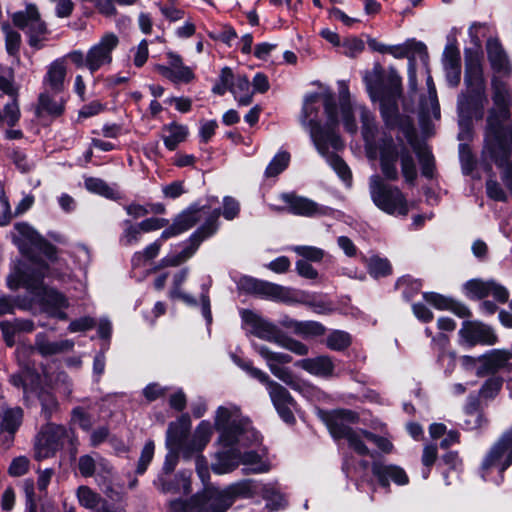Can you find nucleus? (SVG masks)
Here are the masks:
<instances>
[{
  "mask_svg": "<svg viewBox=\"0 0 512 512\" xmlns=\"http://www.w3.org/2000/svg\"><path fill=\"white\" fill-rule=\"evenodd\" d=\"M339 98L338 109L330 92L314 93L305 97L301 123L309 130L310 138L312 139L313 130H319L326 139L329 134H337L335 128L340 121L347 132L355 134L357 124L354 115L358 113L367 157L371 160L379 158L381 172L390 181L398 180L400 165L405 181L413 184L417 178V168L412 152L402 142H395L392 137L383 135L378 140L375 139L377 128L374 117L366 107L350 100L345 82H339Z\"/></svg>",
  "mask_w": 512,
  "mask_h": 512,
  "instance_id": "nucleus-1",
  "label": "nucleus"
},
{
  "mask_svg": "<svg viewBox=\"0 0 512 512\" xmlns=\"http://www.w3.org/2000/svg\"><path fill=\"white\" fill-rule=\"evenodd\" d=\"M491 86L493 104L486 117L482 156L501 169V179L512 192V165L508 160L512 152V94L508 85L497 77H493Z\"/></svg>",
  "mask_w": 512,
  "mask_h": 512,
  "instance_id": "nucleus-2",
  "label": "nucleus"
},
{
  "mask_svg": "<svg viewBox=\"0 0 512 512\" xmlns=\"http://www.w3.org/2000/svg\"><path fill=\"white\" fill-rule=\"evenodd\" d=\"M214 426L219 432L222 450L216 453L212 470L219 475L227 474L241 463L240 447L257 446L261 436L251 426L250 421L242 416L240 409L233 404L218 407Z\"/></svg>",
  "mask_w": 512,
  "mask_h": 512,
  "instance_id": "nucleus-3",
  "label": "nucleus"
},
{
  "mask_svg": "<svg viewBox=\"0 0 512 512\" xmlns=\"http://www.w3.org/2000/svg\"><path fill=\"white\" fill-rule=\"evenodd\" d=\"M46 262H32L31 265L19 263L11 268L7 276V286L11 290L24 287L33 295L34 301L41 303L45 309L60 319H65L66 314L57 311L68 306L66 297L57 290L43 285V279L51 276L63 283L72 282L74 275L60 260L51 264Z\"/></svg>",
  "mask_w": 512,
  "mask_h": 512,
  "instance_id": "nucleus-4",
  "label": "nucleus"
},
{
  "mask_svg": "<svg viewBox=\"0 0 512 512\" xmlns=\"http://www.w3.org/2000/svg\"><path fill=\"white\" fill-rule=\"evenodd\" d=\"M464 82L465 91L458 97L459 116L482 119L487 96L481 57L478 53H466Z\"/></svg>",
  "mask_w": 512,
  "mask_h": 512,
  "instance_id": "nucleus-5",
  "label": "nucleus"
},
{
  "mask_svg": "<svg viewBox=\"0 0 512 512\" xmlns=\"http://www.w3.org/2000/svg\"><path fill=\"white\" fill-rule=\"evenodd\" d=\"M380 79V72L376 69L364 78L371 99L380 101L381 114L388 127H399L406 136H409L413 131L412 121L398 114L397 99L401 94L400 84L397 83L391 91L383 93L380 89Z\"/></svg>",
  "mask_w": 512,
  "mask_h": 512,
  "instance_id": "nucleus-6",
  "label": "nucleus"
},
{
  "mask_svg": "<svg viewBox=\"0 0 512 512\" xmlns=\"http://www.w3.org/2000/svg\"><path fill=\"white\" fill-rule=\"evenodd\" d=\"M217 199L212 197L208 199V205H200L205 207V213L198 214L197 222L206 217L205 223L199 227L189 238L188 242L180 252H171L163 257L159 263L160 267H175L190 259L197 251L200 243L206 238L212 236L218 229V218L221 214L220 210L215 206Z\"/></svg>",
  "mask_w": 512,
  "mask_h": 512,
  "instance_id": "nucleus-7",
  "label": "nucleus"
},
{
  "mask_svg": "<svg viewBox=\"0 0 512 512\" xmlns=\"http://www.w3.org/2000/svg\"><path fill=\"white\" fill-rule=\"evenodd\" d=\"M233 360L251 377L266 385L270 399L281 419L287 424L294 423L295 417L293 410L296 403L288 390L279 383L271 380L267 373L254 367L250 362H245L235 356L233 357Z\"/></svg>",
  "mask_w": 512,
  "mask_h": 512,
  "instance_id": "nucleus-8",
  "label": "nucleus"
},
{
  "mask_svg": "<svg viewBox=\"0 0 512 512\" xmlns=\"http://www.w3.org/2000/svg\"><path fill=\"white\" fill-rule=\"evenodd\" d=\"M12 236L21 253L29 258L27 262L19 261L13 267L19 263L31 265L32 262H43L30 256L36 252L43 254L50 264L58 261L55 247L43 239L31 225L25 222L15 224Z\"/></svg>",
  "mask_w": 512,
  "mask_h": 512,
  "instance_id": "nucleus-9",
  "label": "nucleus"
},
{
  "mask_svg": "<svg viewBox=\"0 0 512 512\" xmlns=\"http://www.w3.org/2000/svg\"><path fill=\"white\" fill-rule=\"evenodd\" d=\"M201 212L205 213V207H200L198 203L191 205L175 218L172 225L166 228L156 241L149 244L142 252L135 253L132 262L139 264L142 259L151 260L155 258L159 254L163 242L193 227L197 223L198 214Z\"/></svg>",
  "mask_w": 512,
  "mask_h": 512,
  "instance_id": "nucleus-10",
  "label": "nucleus"
},
{
  "mask_svg": "<svg viewBox=\"0 0 512 512\" xmlns=\"http://www.w3.org/2000/svg\"><path fill=\"white\" fill-rule=\"evenodd\" d=\"M369 192L373 203L390 215L406 216L409 204L404 194L397 188L387 185L377 174L369 178Z\"/></svg>",
  "mask_w": 512,
  "mask_h": 512,
  "instance_id": "nucleus-11",
  "label": "nucleus"
},
{
  "mask_svg": "<svg viewBox=\"0 0 512 512\" xmlns=\"http://www.w3.org/2000/svg\"><path fill=\"white\" fill-rule=\"evenodd\" d=\"M188 276V268H183L174 273L172 278V284L168 292V296L171 300L181 301L186 306L191 308H196L200 306L202 315L206 320L207 324H211L212 313L211 302L209 297L210 282L201 285V294L198 301L196 297L185 291L183 288V285L187 281Z\"/></svg>",
  "mask_w": 512,
  "mask_h": 512,
  "instance_id": "nucleus-12",
  "label": "nucleus"
},
{
  "mask_svg": "<svg viewBox=\"0 0 512 512\" xmlns=\"http://www.w3.org/2000/svg\"><path fill=\"white\" fill-rule=\"evenodd\" d=\"M312 142L318 153L326 159L328 164L347 185L351 184L352 174L347 164L334 152L343 147L338 134H329L327 139L319 130L312 131Z\"/></svg>",
  "mask_w": 512,
  "mask_h": 512,
  "instance_id": "nucleus-13",
  "label": "nucleus"
},
{
  "mask_svg": "<svg viewBox=\"0 0 512 512\" xmlns=\"http://www.w3.org/2000/svg\"><path fill=\"white\" fill-rule=\"evenodd\" d=\"M12 21L27 34L30 46L37 49L43 47L47 39L48 29L35 4H26L24 10L15 12Z\"/></svg>",
  "mask_w": 512,
  "mask_h": 512,
  "instance_id": "nucleus-14",
  "label": "nucleus"
},
{
  "mask_svg": "<svg viewBox=\"0 0 512 512\" xmlns=\"http://www.w3.org/2000/svg\"><path fill=\"white\" fill-rule=\"evenodd\" d=\"M512 464V427L505 431L498 441L491 447L482 463V478L490 480L489 471L497 469L500 481L503 472Z\"/></svg>",
  "mask_w": 512,
  "mask_h": 512,
  "instance_id": "nucleus-15",
  "label": "nucleus"
},
{
  "mask_svg": "<svg viewBox=\"0 0 512 512\" xmlns=\"http://www.w3.org/2000/svg\"><path fill=\"white\" fill-rule=\"evenodd\" d=\"M223 497L228 508H230L237 499L252 498L261 495L266 501H273L272 496L277 494L276 488L272 484H264L255 480H241L230 484L221 489ZM277 506L280 502H272Z\"/></svg>",
  "mask_w": 512,
  "mask_h": 512,
  "instance_id": "nucleus-16",
  "label": "nucleus"
},
{
  "mask_svg": "<svg viewBox=\"0 0 512 512\" xmlns=\"http://www.w3.org/2000/svg\"><path fill=\"white\" fill-rule=\"evenodd\" d=\"M10 383L15 387H22L25 401L37 397L41 401L43 411L50 415L57 408V401L53 395L40 390V377L38 374L27 369L21 374L10 377Z\"/></svg>",
  "mask_w": 512,
  "mask_h": 512,
  "instance_id": "nucleus-17",
  "label": "nucleus"
},
{
  "mask_svg": "<svg viewBox=\"0 0 512 512\" xmlns=\"http://www.w3.org/2000/svg\"><path fill=\"white\" fill-rule=\"evenodd\" d=\"M255 351L265 360L271 373L291 387L295 391H302L304 383L296 379L292 371L284 367L292 361V357L286 353L274 352L265 345H254Z\"/></svg>",
  "mask_w": 512,
  "mask_h": 512,
  "instance_id": "nucleus-18",
  "label": "nucleus"
},
{
  "mask_svg": "<svg viewBox=\"0 0 512 512\" xmlns=\"http://www.w3.org/2000/svg\"><path fill=\"white\" fill-rule=\"evenodd\" d=\"M69 431L63 426L47 424L44 426L35 440V458L42 460L53 456L69 438Z\"/></svg>",
  "mask_w": 512,
  "mask_h": 512,
  "instance_id": "nucleus-19",
  "label": "nucleus"
},
{
  "mask_svg": "<svg viewBox=\"0 0 512 512\" xmlns=\"http://www.w3.org/2000/svg\"><path fill=\"white\" fill-rule=\"evenodd\" d=\"M119 44L116 34L105 33L100 40L87 51V69L94 73L112 62V53Z\"/></svg>",
  "mask_w": 512,
  "mask_h": 512,
  "instance_id": "nucleus-20",
  "label": "nucleus"
},
{
  "mask_svg": "<svg viewBox=\"0 0 512 512\" xmlns=\"http://www.w3.org/2000/svg\"><path fill=\"white\" fill-rule=\"evenodd\" d=\"M240 315L243 323L249 327L251 334L262 340L277 344L282 334L277 325L251 310L243 309Z\"/></svg>",
  "mask_w": 512,
  "mask_h": 512,
  "instance_id": "nucleus-21",
  "label": "nucleus"
},
{
  "mask_svg": "<svg viewBox=\"0 0 512 512\" xmlns=\"http://www.w3.org/2000/svg\"><path fill=\"white\" fill-rule=\"evenodd\" d=\"M461 344L473 347L476 344L493 345L497 336L487 325L480 322L465 321L459 330Z\"/></svg>",
  "mask_w": 512,
  "mask_h": 512,
  "instance_id": "nucleus-22",
  "label": "nucleus"
},
{
  "mask_svg": "<svg viewBox=\"0 0 512 512\" xmlns=\"http://www.w3.org/2000/svg\"><path fill=\"white\" fill-rule=\"evenodd\" d=\"M464 290L466 296L471 299H481L491 295L498 302L505 303L509 298L507 288L493 280H469L465 283Z\"/></svg>",
  "mask_w": 512,
  "mask_h": 512,
  "instance_id": "nucleus-23",
  "label": "nucleus"
},
{
  "mask_svg": "<svg viewBox=\"0 0 512 512\" xmlns=\"http://www.w3.org/2000/svg\"><path fill=\"white\" fill-rule=\"evenodd\" d=\"M228 509L219 488L208 487L192 497V512H226Z\"/></svg>",
  "mask_w": 512,
  "mask_h": 512,
  "instance_id": "nucleus-24",
  "label": "nucleus"
},
{
  "mask_svg": "<svg viewBox=\"0 0 512 512\" xmlns=\"http://www.w3.org/2000/svg\"><path fill=\"white\" fill-rule=\"evenodd\" d=\"M512 351L507 349H493L479 356L481 366L477 369L478 376H484L489 373H495L500 369H512L510 360Z\"/></svg>",
  "mask_w": 512,
  "mask_h": 512,
  "instance_id": "nucleus-25",
  "label": "nucleus"
},
{
  "mask_svg": "<svg viewBox=\"0 0 512 512\" xmlns=\"http://www.w3.org/2000/svg\"><path fill=\"white\" fill-rule=\"evenodd\" d=\"M191 428L189 416L182 415L176 421L171 422L166 434V447L168 450L180 449L184 454V448L187 447L189 441L187 436Z\"/></svg>",
  "mask_w": 512,
  "mask_h": 512,
  "instance_id": "nucleus-26",
  "label": "nucleus"
},
{
  "mask_svg": "<svg viewBox=\"0 0 512 512\" xmlns=\"http://www.w3.org/2000/svg\"><path fill=\"white\" fill-rule=\"evenodd\" d=\"M168 65H158L157 71L172 82H189L193 79L192 70L183 64L181 57L173 52L167 53Z\"/></svg>",
  "mask_w": 512,
  "mask_h": 512,
  "instance_id": "nucleus-27",
  "label": "nucleus"
},
{
  "mask_svg": "<svg viewBox=\"0 0 512 512\" xmlns=\"http://www.w3.org/2000/svg\"><path fill=\"white\" fill-rule=\"evenodd\" d=\"M285 201L289 205L291 212L296 215L314 217L330 215L332 213L331 208L319 205L305 197L287 195L285 196Z\"/></svg>",
  "mask_w": 512,
  "mask_h": 512,
  "instance_id": "nucleus-28",
  "label": "nucleus"
},
{
  "mask_svg": "<svg viewBox=\"0 0 512 512\" xmlns=\"http://www.w3.org/2000/svg\"><path fill=\"white\" fill-rule=\"evenodd\" d=\"M372 473L380 485L384 487H388L390 481L397 485H406L409 482V478L403 468L380 461L373 462Z\"/></svg>",
  "mask_w": 512,
  "mask_h": 512,
  "instance_id": "nucleus-29",
  "label": "nucleus"
},
{
  "mask_svg": "<svg viewBox=\"0 0 512 512\" xmlns=\"http://www.w3.org/2000/svg\"><path fill=\"white\" fill-rule=\"evenodd\" d=\"M426 84L428 96L426 99L421 101L419 112L420 123L423 128H425L427 122L430 120H438L440 118V106L437 98L436 87L432 76L429 73L426 78Z\"/></svg>",
  "mask_w": 512,
  "mask_h": 512,
  "instance_id": "nucleus-30",
  "label": "nucleus"
},
{
  "mask_svg": "<svg viewBox=\"0 0 512 512\" xmlns=\"http://www.w3.org/2000/svg\"><path fill=\"white\" fill-rule=\"evenodd\" d=\"M67 68L64 59H56L48 67L43 78V87L46 91L58 94L63 91Z\"/></svg>",
  "mask_w": 512,
  "mask_h": 512,
  "instance_id": "nucleus-31",
  "label": "nucleus"
},
{
  "mask_svg": "<svg viewBox=\"0 0 512 512\" xmlns=\"http://www.w3.org/2000/svg\"><path fill=\"white\" fill-rule=\"evenodd\" d=\"M442 62L448 84L452 87L457 86L461 77L460 52L458 48L453 45H447L443 52Z\"/></svg>",
  "mask_w": 512,
  "mask_h": 512,
  "instance_id": "nucleus-32",
  "label": "nucleus"
},
{
  "mask_svg": "<svg viewBox=\"0 0 512 512\" xmlns=\"http://www.w3.org/2000/svg\"><path fill=\"white\" fill-rule=\"evenodd\" d=\"M295 366L319 377L333 376L335 368L332 358L327 355L298 360Z\"/></svg>",
  "mask_w": 512,
  "mask_h": 512,
  "instance_id": "nucleus-33",
  "label": "nucleus"
},
{
  "mask_svg": "<svg viewBox=\"0 0 512 512\" xmlns=\"http://www.w3.org/2000/svg\"><path fill=\"white\" fill-rule=\"evenodd\" d=\"M357 416L350 410H335L329 420L328 428L334 438H345L353 431L347 424L354 423Z\"/></svg>",
  "mask_w": 512,
  "mask_h": 512,
  "instance_id": "nucleus-34",
  "label": "nucleus"
},
{
  "mask_svg": "<svg viewBox=\"0 0 512 512\" xmlns=\"http://www.w3.org/2000/svg\"><path fill=\"white\" fill-rule=\"evenodd\" d=\"M213 433V427L208 421H201L187 447L184 448V457L189 458L194 453L202 451L209 443Z\"/></svg>",
  "mask_w": 512,
  "mask_h": 512,
  "instance_id": "nucleus-35",
  "label": "nucleus"
},
{
  "mask_svg": "<svg viewBox=\"0 0 512 512\" xmlns=\"http://www.w3.org/2000/svg\"><path fill=\"white\" fill-rule=\"evenodd\" d=\"M258 295L270 300L284 303H294L300 301L298 294L294 290L265 281L261 282Z\"/></svg>",
  "mask_w": 512,
  "mask_h": 512,
  "instance_id": "nucleus-36",
  "label": "nucleus"
},
{
  "mask_svg": "<svg viewBox=\"0 0 512 512\" xmlns=\"http://www.w3.org/2000/svg\"><path fill=\"white\" fill-rule=\"evenodd\" d=\"M247 447H240V459L244 466L248 467V470L252 473H263L267 472L270 468V464L266 457L265 449H251L243 451Z\"/></svg>",
  "mask_w": 512,
  "mask_h": 512,
  "instance_id": "nucleus-37",
  "label": "nucleus"
},
{
  "mask_svg": "<svg viewBox=\"0 0 512 512\" xmlns=\"http://www.w3.org/2000/svg\"><path fill=\"white\" fill-rule=\"evenodd\" d=\"M488 59L493 70L501 74H509L511 71L510 62L497 39H489L486 44Z\"/></svg>",
  "mask_w": 512,
  "mask_h": 512,
  "instance_id": "nucleus-38",
  "label": "nucleus"
},
{
  "mask_svg": "<svg viewBox=\"0 0 512 512\" xmlns=\"http://www.w3.org/2000/svg\"><path fill=\"white\" fill-rule=\"evenodd\" d=\"M188 134L189 130L186 125L172 122L162 127L161 138L165 147L174 151L180 143L186 140Z\"/></svg>",
  "mask_w": 512,
  "mask_h": 512,
  "instance_id": "nucleus-39",
  "label": "nucleus"
},
{
  "mask_svg": "<svg viewBox=\"0 0 512 512\" xmlns=\"http://www.w3.org/2000/svg\"><path fill=\"white\" fill-rule=\"evenodd\" d=\"M51 91L44 90L38 98L37 112L38 114L47 113L51 116H60L64 111L65 101L56 94H50Z\"/></svg>",
  "mask_w": 512,
  "mask_h": 512,
  "instance_id": "nucleus-40",
  "label": "nucleus"
},
{
  "mask_svg": "<svg viewBox=\"0 0 512 512\" xmlns=\"http://www.w3.org/2000/svg\"><path fill=\"white\" fill-rule=\"evenodd\" d=\"M191 473L181 472L176 475L175 483H167L162 477L155 481V485L164 493H183L191 491Z\"/></svg>",
  "mask_w": 512,
  "mask_h": 512,
  "instance_id": "nucleus-41",
  "label": "nucleus"
},
{
  "mask_svg": "<svg viewBox=\"0 0 512 512\" xmlns=\"http://www.w3.org/2000/svg\"><path fill=\"white\" fill-rule=\"evenodd\" d=\"M23 411L19 407L4 408L0 418L1 432L13 435L22 422Z\"/></svg>",
  "mask_w": 512,
  "mask_h": 512,
  "instance_id": "nucleus-42",
  "label": "nucleus"
},
{
  "mask_svg": "<svg viewBox=\"0 0 512 512\" xmlns=\"http://www.w3.org/2000/svg\"><path fill=\"white\" fill-rule=\"evenodd\" d=\"M240 106H247L252 102L250 82L246 76L238 75L235 83H231L230 90Z\"/></svg>",
  "mask_w": 512,
  "mask_h": 512,
  "instance_id": "nucleus-43",
  "label": "nucleus"
},
{
  "mask_svg": "<svg viewBox=\"0 0 512 512\" xmlns=\"http://www.w3.org/2000/svg\"><path fill=\"white\" fill-rule=\"evenodd\" d=\"M372 433L366 430H353L346 437L349 447L360 455H368L369 450L365 445V441L370 442Z\"/></svg>",
  "mask_w": 512,
  "mask_h": 512,
  "instance_id": "nucleus-44",
  "label": "nucleus"
},
{
  "mask_svg": "<svg viewBox=\"0 0 512 512\" xmlns=\"http://www.w3.org/2000/svg\"><path fill=\"white\" fill-rule=\"evenodd\" d=\"M352 338L349 333L343 330L331 331L325 340L327 348L334 351H342L351 345Z\"/></svg>",
  "mask_w": 512,
  "mask_h": 512,
  "instance_id": "nucleus-45",
  "label": "nucleus"
},
{
  "mask_svg": "<svg viewBox=\"0 0 512 512\" xmlns=\"http://www.w3.org/2000/svg\"><path fill=\"white\" fill-rule=\"evenodd\" d=\"M73 345V342L70 340L49 342L44 340L42 337H38L36 341V347L42 355H53L62 351L70 350Z\"/></svg>",
  "mask_w": 512,
  "mask_h": 512,
  "instance_id": "nucleus-46",
  "label": "nucleus"
},
{
  "mask_svg": "<svg viewBox=\"0 0 512 512\" xmlns=\"http://www.w3.org/2000/svg\"><path fill=\"white\" fill-rule=\"evenodd\" d=\"M2 32L5 36L6 51L9 55H16L21 45V36L8 23L2 25Z\"/></svg>",
  "mask_w": 512,
  "mask_h": 512,
  "instance_id": "nucleus-47",
  "label": "nucleus"
},
{
  "mask_svg": "<svg viewBox=\"0 0 512 512\" xmlns=\"http://www.w3.org/2000/svg\"><path fill=\"white\" fill-rule=\"evenodd\" d=\"M85 187L87 190L102 195L106 198H115L117 192L113 187H110L106 182L99 178H88L85 180Z\"/></svg>",
  "mask_w": 512,
  "mask_h": 512,
  "instance_id": "nucleus-48",
  "label": "nucleus"
},
{
  "mask_svg": "<svg viewBox=\"0 0 512 512\" xmlns=\"http://www.w3.org/2000/svg\"><path fill=\"white\" fill-rule=\"evenodd\" d=\"M277 345L299 356H305L309 353V348L306 344L285 335L283 332L277 342Z\"/></svg>",
  "mask_w": 512,
  "mask_h": 512,
  "instance_id": "nucleus-49",
  "label": "nucleus"
},
{
  "mask_svg": "<svg viewBox=\"0 0 512 512\" xmlns=\"http://www.w3.org/2000/svg\"><path fill=\"white\" fill-rule=\"evenodd\" d=\"M76 495L80 505L90 510L95 509L101 500V497L87 486H80Z\"/></svg>",
  "mask_w": 512,
  "mask_h": 512,
  "instance_id": "nucleus-50",
  "label": "nucleus"
},
{
  "mask_svg": "<svg viewBox=\"0 0 512 512\" xmlns=\"http://www.w3.org/2000/svg\"><path fill=\"white\" fill-rule=\"evenodd\" d=\"M290 161V155L287 152H279L268 164L265 175L267 177H274L284 171Z\"/></svg>",
  "mask_w": 512,
  "mask_h": 512,
  "instance_id": "nucleus-51",
  "label": "nucleus"
},
{
  "mask_svg": "<svg viewBox=\"0 0 512 512\" xmlns=\"http://www.w3.org/2000/svg\"><path fill=\"white\" fill-rule=\"evenodd\" d=\"M325 327L316 321H299L295 334L310 338L321 336L325 333Z\"/></svg>",
  "mask_w": 512,
  "mask_h": 512,
  "instance_id": "nucleus-52",
  "label": "nucleus"
},
{
  "mask_svg": "<svg viewBox=\"0 0 512 512\" xmlns=\"http://www.w3.org/2000/svg\"><path fill=\"white\" fill-rule=\"evenodd\" d=\"M20 119V109L18 102L12 100L4 106L3 111L0 110V123L8 126H15Z\"/></svg>",
  "mask_w": 512,
  "mask_h": 512,
  "instance_id": "nucleus-53",
  "label": "nucleus"
},
{
  "mask_svg": "<svg viewBox=\"0 0 512 512\" xmlns=\"http://www.w3.org/2000/svg\"><path fill=\"white\" fill-rule=\"evenodd\" d=\"M369 273L375 277H384L391 272V266L387 259L372 257L368 263Z\"/></svg>",
  "mask_w": 512,
  "mask_h": 512,
  "instance_id": "nucleus-54",
  "label": "nucleus"
},
{
  "mask_svg": "<svg viewBox=\"0 0 512 512\" xmlns=\"http://www.w3.org/2000/svg\"><path fill=\"white\" fill-rule=\"evenodd\" d=\"M293 251L304 259L313 262L321 261L325 254L324 250L318 247L305 245L294 246Z\"/></svg>",
  "mask_w": 512,
  "mask_h": 512,
  "instance_id": "nucleus-55",
  "label": "nucleus"
},
{
  "mask_svg": "<svg viewBox=\"0 0 512 512\" xmlns=\"http://www.w3.org/2000/svg\"><path fill=\"white\" fill-rule=\"evenodd\" d=\"M127 227L124 229L123 234L120 238V242L122 245L130 246L139 242L142 229L140 225H133L129 221L125 222Z\"/></svg>",
  "mask_w": 512,
  "mask_h": 512,
  "instance_id": "nucleus-56",
  "label": "nucleus"
},
{
  "mask_svg": "<svg viewBox=\"0 0 512 512\" xmlns=\"http://www.w3.org/2000/svg\"><path fill=\"white\" fill-rule=\"evenodd\" d=\"M154 450H155L154 442L151 440L147 441L141 451V455H140V458L138 461V465H137V469H136V472L138 474H143L147 470L150 462L153 459Z\"/></svg>",
  "mask_w": 512,
  "mask_h": 512,
  "instance_id": "nucleus-57",
  "label": "nucleus"
},
{
  "mask_svg": "<svg viewBox=\"0 0 512 512\" xmlns=\"http://www.w3.org/2000/svg\"><path fill=\"white\" fill-rule=\"evenodd\" d=\"M503 380L500 377L489 378L480 389V396L485 399H492L500 392Z\"/></svg>",
  "mask_w": 512,
  "mask_h": 512,
  "instance_id": "nucleus-58",
  "label": "nucleus"
},
{
  "mask_svg": "<svg viewBox=\"0 0 512 512\" xmlns=\"http://www.w3.org/2000/svg\"><path fill=\"white\" fill-rule=\"evenodd\" d=\"M421 282L410 278H401L397 282V287L402 289V294L405 299L409 300L414 294L418 293L421 289Z\"/></svg>",
  "mask_w": 512,
  "mask_h": 512,
  "instance_id": "nucleus-59",
  "label": "nucleus"
},
{
  "mask_svg": "<svg viewBox=\"0 0 512 512\" xmlns=\"http://www.w3.org/2000/svg\"><path fill=\"white\" fill-rule=\"evenodd\" d=\"M30 466V461L25 456H18L14 458L8 468V473L12 477H20L25 475Z\"/></svg>",
  "mask_w": 512,
  "mask_h": 512,
  "instance_id": "nucleus-60",
  "label": "nucleus"
},
{
  "mask_svg": "<svg viewBox=\"0 0 512 512\" xmlns=\"http://www.w3.org/2000/svg\"><path fill=\"white\" fill-rule=\"evenodd\" d=\"M0 90L17 102L18 89L14 86L12 70L9 69L5 75H0Z\"/></svg>",
  "mask_w": 512,
  "mask_h": 512,
  "instance_id": "nucleus-61",
  "label": "nucleus"
},
{
  "mask_svg": "<svg viewBox=\"0 0 512 512\" xmlns=\"http://www.w3.org/2000/svg\"><path fill=\"white\" fill-rule=\"evenodd\" d=\"M424 300L438 310H448L451 307L452 299L434 292L423 294Z\"/></svg>",
  "mask_w": 512,
  "mask_h": 512,
  "instance_id": "nucleus-62",
  "label": "nucleus"
},
{
  "mask_svg": "<svg viewBox=\"0 0 512 512\" xmlns=\"http://www.w3.org/2000/svg\"><path fill=\"white\" fill-rule=\"evenodd\" d=\"M98 457V455H96V457L91 455H84L79 458V471L83 476L89 477L95 474Z\"/></svg>",
  "mask_w": 512,
  "mask_h": 512,
  "instance_id": "nucleus-63",
  "label": "nucleus"
},
{
  "mask_svg": "<svg viewBox=\"0 0 512 512\" xmlns=\"http://www.w3.org/2000/svg\"><path fill=\"white\" fill-rule=\"evenodd\" d=\"M487 196L495 201L506 202L508 200L506 192L502 189L501 185L494 179H489L486 182Z\"/></svg>",
  "mask_w": 512,
  "mask_h": 512,
  "instance_id": "nucleus-64",
  "label": "nucleus"
}]
</instances>
